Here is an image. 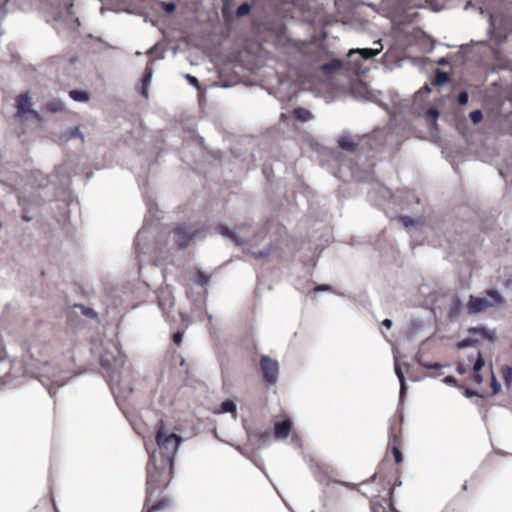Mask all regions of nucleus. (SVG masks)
Instances as JSON below:
<instances>
[{"mask_svg":"<svg viewBox=\"0 0 512 512\" xmlns=\"http://www.w3.org/2000/svg\"><path fill=\"white\" fill-rule=\"evenodd\" d=\"M491 388L494 395L501 390V384L497 381L493 372L491 377Z\"/></svg>","mask_w":512,"mask_h":512,"instance_id":"nucleus-41","label":"nucleus"},{"mask_svg":"<svg viewBox=\"0 0 512 512\" xmlns=\"http://www.w3.org/2000/svg\"><path fill=\"white\" fill-rule=\"evenodd\" d=\"M401 221L405 227L413 226L415 224V220L410 216H402Z\"/></svg>","mask_w":512,"mask_h":512,"instance_id":"nucleus-48","label":"nucleus"},{"mask_svg":"<svg viewBox=\"0 0 512 512\" xmlns=\"http://www.w3.org/2000/svg\"><path fill=\"white\" fill-rule=\"evenodd\" d=\"M358 492L361 493L362 495L368 497V494H367L366 490H362L361 488H359Z\"/></svg>","mask_w":512,"mask_h":512,"instance_id":"nucleus-60","label":"nucleus"},{"mask_svg":"<svg viewBox=\"0 0 512 512\" xmlns=\"http://www.w3.org/2000/svg\"><path fill=\"white\" fill-rule=\"evenodd\" d=\"M211 279V274L206 273L202 269H200L192 278L193 282L201 287H205L208 285Z\"/></svg>","mask_w":512,"mask_h":512,"instance_id":"nucleus-21","label":"nucleus"},{"mask_svg":"<svg viewBox=\"0 0 512 512\" xmlns=\"http://www.w3.org/2000/svg\"><path fill=\"white\" fill-rule=\"evenodd\" d=\"M478 344L477 339H473L472 337L465 338L457 343L458 349H463L469 346H476Z\"/></svg>","mask_w":512,"mask_h":512,"instance_id":"nucleus-33","label":"nucleus"},{"mask_svg":"<svg viewBox=\"0 0 512 512\" xmlns=\"http://www.w3.org/2000/svg\"><path fill=\"white\" fill-rule=\"evenodd\" d=\"M456 371L458 374L463 375L466 373V368L463 363L459 362L456 367Z\"/></svg>","mask_w":512,"mask_h":512,"instance_id":"nucleus-51","label":"nucleus"},{"mask_svg":"<svg viewBox=\"0 0 512 512\" xmlns=\"http://www.w3.org/2000/svg\"><path fill=\"white\" fill-rule=\"evenodd\" d=\"M200 231L199 226L186 223L171 230L163 229L157 234L152 227H142L134 241L139 268L150 262L156 264L170 250L186 249Z\"/></svg>","mask_w":512,"mask_h":512,"instance_id":"nucleus-1","label":"nucleus"},{"mask_svg":"<svg viewBox=\"0 0 512 512\" xmlns=\"http://www.w3.org/2000/svg\"><path fill=\"white\" fill-rule=\"evenodd\" d=\"M153 62H154V60H151L145 67V70H144V73L142 76V83L144 84V86H149L151 84L152 77H153V68H152Z\"/></svg>","mask_w":512,"mask_h":512,"instance_id":"nucleus-24","label":"nucleus"},{"mask_svg":"<svg viewBox=\"0 0 512 512\" xmlns=\"http://www.w3.org/2000/svg\"><path fill=\"white\" fill-rule=\"evenodd\" d=\"M448 63L449 62L446 57H441L440 59L437 60V64L441 66L447 65Z\"/></svg>","mask_w":512,"mask_h":512,"instance_id":"nucleus-55","label":"nucleus"},{"mask_svg":"<svg viewBox=\"0 0 512 512\" xmlns=\"http://www.w3.org/2000/svg\"><path fill=\"white\" fill-rule=\"evenodd\" d=\"M31 107V99L28 94L20 95L17 98V113L20 115H25L27 113H32L34 116H38V113L34 110L30 109Z\"/></svg>","mask_w":512,"mask_h":512,"instance_id":"nucleus-13","label":"nucleus"},{"mask_svg":"<svg viewBox=\"0 0 512 512\" xmlns=\"http://www.w3.org/2000/svg\"><path fill=\"white\" fill-rule=\"evenodd\" d=\"M126 4L125 10L130 13H140L142 0H122Z\"/></svg>","mask_w":512,"mask_h":512,"instance_id":"nucleus-22","label":"nucleus"},{"mask_svg":"<svg viewBox=\"0 0 512 512\" xmlns=\"http://www.w3.org/2000/svg\"><path fill=\"white\" fill-rule=\"evenodd\" d=\"M439 110L435 107H430L427 111H426V116L428 118H430L434 123H436L438 117H439Z\"/></svg>","mask_w":512,"mask_h":512,"instance_id":"nucleus-39","label":"nucleus"},{"mask_svg":"<svg viewBox=\"0 0 512 512\" xmlns=\"http://www.w3.org/2000/svg\"><path fill=\"white\" fill-rule=\"evenodd\" d=\"M69 95L74 101L77 102H86L89 100V94L85 91L71 90Z\"/></svg>","mask_w":512,"mask_h":512,"instance_id":"nucleus-26","label":"nucleus"},{"mask_svg":"<svg viewBox=\"0 0 512 512\" xmlns=\"http://www.w3.org/2000/svg\"><path fill=\"white\" fill-rule=\"evenodd\" d=\"M392 453L396 463H400L402 461V453L396 446L393 447Z\"/></svg>","mask_w":512,"mask_h":512,"instance_id":"nucleus-47","label":"nucleus"},{"mask_svg":"<svg viewBox=\"0 0 512 512\" xmlns=\"http://www.w3.org/2000/svg\"><path fill=\"white\" fill-rule=\"evenodd\" d=\"M338 148L340 151H334L332 153L333 158L340 162L341 165L344 166V163H347L342 157V152H345L347 154H354L358 151V147L360 146V140L358 136H350L348 134H344L339 136L338 140ZM365 143L361 144L362 150L364 149Z\"/></svg>","mask_w":512,"mask_h":512,"instance_id":"nucleus-7","label":"nucleus"},{"mask_svg":"<svg viewBox=\"0 0 512 512\" xmlns=\"http://www.w3.org/2000/svg\"><path fill=\"white\" fill-rule=\"evenodd\" d=\"M161 5H162V9L166 13H172L176 9V4L174 2H162Z\"/></svg>","mask_w":512,"mask_h":512,"instance_id":"nucleus-44","label":"nucleus"},{"mask_svg":"<svg viewBox=\"0 0 512 512\" xmlns=\"http://www.w3.org/2000/svg\"><path fill=\"white\" fill-rule=\"evenodd\" d=\"M470 379L474 384H477V385H479L483 382V377L479 372H473L470 376Z\"/></svg>","mask_w":512,"mask_h":512,"instance_id":"nucleus-46","label":"nucleus"},{"mask_svg":"<svg viewBox=\"0 0 512 512\" xmlns=\"http://www.w3.org/2000/svg\"><path fill=\"white\" fill-rule=\"evenodd\" d=\"M443 382L447 385H452V386H455L457 388H462L461 385L458 384V381L455 377L453 376H446L444 379H443Z\"/></svg>","mask_w":512,"mask_h":512,"instance_id":"nucleus-45","label":"nucleus"},{"mask_svg":"<svg viewBox=\"0 0 512 512\" xmlns=\"http://www.w3.org/2000/svg\"><path fill=\"white\" fill-rule=\"evenodd\" d=\"M449 81V74L445 71H442L440 69L435 70V77H434V85L436 86H442L445 83Z\"/></svg>","mask_w":512,"mask_h":512,"instance_id":"nucleus-23","label":"nucleus"},{"mask_svg":"<svg viewBox=\"0 0 512 512\" xmlns=\"http://www.w3.org/2000/svg\"><path fill=\"white\" fill-rule=\"evenodd\" d=\"M382 325L385 328L390 329L392 327V325H393V322H392L391 319L386 318V319L383 320Z\"/></svg>","mask_w":512,"mask_h":512,"instance_id":"nucleus-53","label":"nucleus"},{"mask_svg":"<svg viewBox=\"0 0 512 512\" xmlns=\"http://www.w3.org/2000/svg\"><path fill=\"white\" fill-rule=\"evenodd\" d=\"M75 308L79 309L81 311V314L88 318L94 319L97 317V312L91 307H87L83 304H76Z\"/></svg>","mask_w":512,"mask_h":512,"instance_id":"nucleus-27","label":"nucleus"},{"mask_svg":"<svg viewBox=\"0 0 512 512\" xmlns=\"http://www.w3.org/2000/svg\"><path fill=\"white\" fill-rule=\"evenodd\" d=\"M377 192L380 193L381 197L384 199V200H388L392 197V193L390 191V189L386 188V187H382L380 186L377 190Z\"/></svg>","mask_w":512,"mask_h":512,"instance_id":"nucleus-43","label":"nucleus"},{"mask_svg":"<svg viewBox=\"0 0 512 512\" xmlns=\"http://www.w3.org/2000/svg\"><path fill=\"white\" fill-rule=\"evenodd\" d=\"M486 297L494 302V305L495 304H502L503 303V299L501 297V295L499 294V292L496 290V289H489L486 291Z\"/></svg>","mask_w":512,"mask_h":512,"instance_id":"nucleus-28","label":"nucleus"},{"mask_svg":"<svg viewBox=\"0 0 512 512\" xmlns=\"http://www.w3.org/2000/svg\"><path fill=\"white\" fill-rule=\"evenodd\" d=\"M388 496H389V501H391L392 496H393V489H390V490H389V492H388ZM389 505H390L391 510H392L393 512H395V509H394V507H393L392 502H390V504H389Z\"/></svg>","mask_w":512,"mask_h":512,"instance_id":"nucleus-57","label":"nucleus"},{"mask_svg":"<svg viewBox=\"0 0 512 512\" xmlns=\"http://www.w3.org/2000/svg\"><path fill=\"white\" fill-rule=\"evenodd\" d=\"M464 395L467 398H471V397H474V396H476V397H481L482 396L479 392H477L475 390H472L470 388H466L464 390Z\"/></svg>","mask_w":512,"mask_h":512,"instance_id":"nucleus-49","label":"nucleus"},{"mask_svg":"<svg viewBox=\"0 0 512 512\" xmlns=\"http://www.w3.org/2000/svg\"><path fill=\"white\" fill-rule=\"evenodd\" d=\"M260 368L264 383L274 384L277 382L279 374V363L277 360L268 355H262L260 358Z\"/></svg>","mask_w":512,"mask_h":512,"instance_id":"nucleus-8","label":"nucleus"},{"mask_svg":"<svg viewBox=\"0 0 512 512\" xmlns=\"http://www.w3.org/2000/svg\"><path fill=\"white\" fill-rule=\"evenodd\" d=\"M148 87L149 86H144V84L142 83V88H141V95L145 98H148Z\"/></svg>","mask_w":512,"mask_h":512,"instance_id":"nucleus-54","label":"nucleus"},{"mask_svg":"<svg viewBox=\"0 0 512 512\" xmlns=\"http://www.w3.org/2000/svg\"><path fill=\"white\" fill-rule=\"evenodd\" d=\"M502 376L505 381V384L509 386L512 382V367L511 366H504L502 368Z\"/></svg>","mask_w":512,"mask_h":512,"instance_id":"nucleus-34","label":"nucleus"},{"mask_svg":"<svg viewBox=\"0 0 512 512\" xmlns=\"http://www.w3.org/2000/svg\"><path fill=\"white\" fill-rule=\"evenodd\" d=\"M101 368L107 372L108 383L114 394L116 390L119 395L127 397L133 392V387L122 379V369L124 359L121 355L114 356L110 353H104L100 360Z\"/></svg>","mask_w":512,"mask_h":512,"instance_id":"nucleus-4","label":"nucleus"},{"mask_svg":"<svg viewBox=\"0 0 512 512\" xmlns=\"http://www.w3.org/2000/svg\"><path fill=\"white\" fill-rule=\"evenodd\" d=\"M468 333L470 336H476L479 335L482 338L488 340L489 342L493 343L496 339V332L495 330L489 329L484 326H476L471 327L468 329Z\"/></svg>","mask_w":512,"mask_h":512,"instance_id":"nucleus-12","label":"nucleus"},{"mask_svg":"<svg viewBox=\"0 0 512 512\" xmlns=\"http://www.w3.org/2000/svg\"><path fill=\"white\" fill-rule=\"evenodd\" d=\"M381 52V48H358L351 49L348 53V57L359 54L364 60L372 59Z\"/></svg>","mask_w":512,"mask_h":512,"instance_id":"nucleus-15","label":"nucleus"},{"mask_svg":"<svg viewBox=\"0 0 512 512\" xmlns=\"http://www.w3.org/2000/svg\"><path fill=\"white\" fill-rule=\"evenodd\" d=\"M183 340V334L179 331L175 332L173 334V342L176 344V345H180L181 342Z\"/></svg>","mask_w":512,"mask_h":512,"instance_id":"nucleus-50","label":"nucleus"},{"mask_svg":"<svg viewBox=\"0 0 512 512\" xmlns=\"http://www.w3.org/2000/svg\"><path fill=\"white\" fill-rule=\"evenodd\" d=\"M389 140H393V135L388 129L377 128L373 131L368 144L373 151H382L386 149Z\"/></svg>","mask_w":512,"mask_h":512,"instance_id":"nucleus-9","label":"nucleus"},{"mask_svg":"<svg viewBox=\"0 0 512 512\" xmlns=\"http://www.w3.org/2000/svg\"><path fill=\"white\" fill-rule=\"evenodd\" d=\"M155 441L157 450L150 452L149 444L145 442L146 450L150 453L147 463L146 493L152 496L162 491L170 481L175 456L183 438L167 429L165 422L160 419L156 424Z\"/></svg>","mask_w":512,"mask_h":512,"instance_id":"nucleus-2","label":"nucleus"},{"mask_svg":"<svg viewBox=\"0 0 512 512\" xmlns=\"http://www.w3.org/2000/svg\"><path fill=\"white\" fill-rule=\"evenodd\" d=\"M469 118L474 125L479 124L483 120V112L480 109H476L469 113Z\"/></svg>","mask_w":512,"mask_h":512,"instance_id":"nucleus-32","label":"nucleus"},{"mask_svg":"<svg viewBox=\"0 0 512 512\" xmlns=\"http://www.w3.org/2000/svg\"><path fill=\"white\" fill-rule=\"evenodd\" d=\"M400 485H401V481L396 480L394 486H400Z\"/></svg>","mask_w":512,"mask_h":512,"instance_id":"nucleus-62","label":"nucleus"},{"mask_svg":"<svg viewBox=\"0 0 512 512\" xmlns=\"http://www.w3.org/2000/svg\"><path fill=\"white\" fill-rule=\"evenodd\" d=\"M330 289L331 287L328 284H320L314 288L315 291H328Z\"/></svg>","mask_w":512,"mask_h":512,"instance_id":"nucleus-52","label":"nucleus"},{"mask_svg":"<svg viewBox=\"0 0 512 512\" xmlns=\"http://www.w3.org/2000/svg\"><path fill=\"white\" fill-rule=\"evenodd\" d=\"M66 6H67V13L68 14H72L71 9L73 7V4L72 3H68Z\"/></svg>","mask_w":512,"mask_h":512,"instance_id":"nucleus-59","label":"nucleus"},{"mask_svg":"<svg viewBox=\"0 0 512 512\" xmlns=\"http://www.w3.org/2000/svg\"><path fill=\"white\" fill-rule=\"evenodd\" d=\"M48 111L56 113L63 110V104L60 101H53L47 104Z\"/></svg>","mask_w":512,"mask_h":512,"instance_id":"nucleus-38","label":"nucleus"},{"mask_svg":"<svg viewBox=\"0 0 512 512\" xmlns=\"http://www.w3.org/2000/svg\"><path fill=\"white\" fill-rule=\"evenodd\" d=\"M24 371L26 374H30L31 376L47 377L51 380L52 384L58 387H62L66 384V379L60 377L56 368L51 367L50 363L46 361L40 362L37 360L36 364H34L24 359Z\"/></svg>","mask_w":512,"mask_h":512,"instance_id":"nucleus-6","label":"nucleus"},{"mask_svg":"<svg viewBox=\"0 0 512 512\" xmlns=\"http://www.w3.org/2000/svg\"><path fill=\"white\" fill-rule=\"evenodd\" d=\"M155 204H151L150 207H149V211L152 212L153 208H154Z\"/></svg>","mask_w":512,"mask_h":512,"instance_id":"nucleus-63","label":"nucleus"},{"mask_svg":"<svg viewBox=\"0 0 512 512\" xmlns=\"http://www.w3.org/2000/svg\"><path fill=\"white\" fill-rule=\"evenodd\" d=\"M175 305V299L169 288L162 289L158 293V307L162 311L163 316L167 320L171 310Z\"/></svg>","mask_w":512,"mask_h":512,"instance_id":"nucleus-10","label":"nucleus"},{"mask_svg":"<svg viewBox=\"0 0 512 512\" xmlns=\"http://www.w3.org/2000/svg\"><path fill=\"white\" fill-rule=\"evenodd\" d=\"M360 88L366 91V94H367V96H365L366 100H369V101H372V102H376V103H378V105L380 107H382L388 113H390V114L393 113L392 108L388 104H386V103H384V102H382L381 100L378 99V96L381 94L380 91H377V92L368 91L367 87L366 86H362V85H361Z\"/></svg>","mask_w":512,"mask_h":512,"instance_id":"nucleus-18","label":"nucleus"},{"mask_svg":"<svg viewBox=\"0 0 512 512\" xmlns=\"http://www.w3.org/2000/svg\"><path fill=\"white\" fill-rule=\"evenodd\" d=\"M422 91H425L426 93H430L431 89L428 85H425L423 88H421L417 93H421Z\"/></svg>","mask_w":512,"mask_h":512,"instance_id":"nucleus-58","label":"nucleus"},{"mask_svg":"<svg viewBox=\"0 0 512 512\" xmlns=\"http://www.w3.org/2000/svg\"><path fill=\"white\" fill-rule=\"evenodd\" d=\"M376 164L375 155L357 153L354 160L349 159L344 166L349 168L352 176L358 181L369 182L375 178L374 167Z\"/></svg>","mask_w":512,"mask_h":512,"instance_id":"nucleus-5","label":"nucleus"},{"mask_svg":"<svg viewBox=\"0 0 512 512\" xmlns=\"http://www.w3.org/2000/svg\"><path fill=\"white\" fill-rule=\"evenodd\" d=\"M251 12V5L248 2H243L236 9V16L242 18Z\"/></svg>","mask_w":512,"mask_h":512,"instance_id":"nucleus-30","label":"nucleus"},{"mask_svg":"<svg viewBox=\"0 0 512 512\" xmlns=\"http://www.w3.org/2000/svg\"><path fill=\"white\" fill-rule=\"evenodd\" d=\"M292 427V422L289 419H284L281 422H277L274 425L275 438L285 439L289 436Z\"/></svg>","mask_w":512,"mask_h":512,"instance_id":"nucleus-14","label":"nucleus"},{"mask_svg":"<svg viewBox=\"0 0 512 512\" xmlns=\"http://www.w3.org/2000/svg\"><path fill=\"white\" fill-rule=\"evenodd\" d=\"M167 506H168V501L165 499H162L159 502L152 505L151 507H147L145 512H156L158 510L164 509Z\"/></svg>","mask_w":512,"mask_h":512,"instance_id":"nucleus-36","label":"nucleus"},{"mask_svg":"<svg viewBox=\"0 0 512 512\" xmlns=\"http://www.w3.org/2000/svg\"><path fill=\"white\" fill-rule=\"evenodd\" d=\"M394 359H395V364H394V371H395V374L400 382V392H399V399H400V402L402 401L404 395L406 394L407 392V384H406V380H405V377H404V373L401 369V366L400 364L397 362V357L396 355H394Z\"/></svg>","mask_w":512,"mask_h":512,"instance_id":"nucleus-16","label":"nucleus"},{"mask_svg":"<svg viewBox=\"0 0 512 512\" xmlns=\"http://www.w3.org/2000/svg\"><path fill=\"white\" fill-rule=\"evenodd\" d=\"M469 101V94L467 91L463 90L461 91L457 96V102L460 105H466Z\"/></svg>","mask_w":512,"mask_h":512,"instance_id":"nucleus-40","label":"nucleus"},{"mask_svg":"<svg viewBox=\"0 0 512 512\" xmlns=\"http://www.w3.org/2000/svg\"><path fill=\"white\" fill-rule=\"evenodd\" d=\"M293 115L298 121L302 123H306L313 118L312 112L304 107L294 108Z\"/></svg>","mask_w":512,"mask_h":512,"instance_id":"nucleus-20","label":"nucleus"},{"mask_svg":"<svg viewBox=\"0 0 512 512\" xmlns=\"http://www.w3.org/2000/svg\"><path fill=\"white\" fill-rule=\"evenodd\" d=\"M237 406L234 401L227 399L221 403V411L223 413H233L236 412Z\"/></svg>","mask_w":512,"mask_h":512,"instance_id":"nucleus-29","label":"nucleus"},{"mask_svg":"<svg viewBox=\"0 0 512 512\" xmlns=\"http://www.w3.org/2000/svg\"><path fill=\"white\" fill-rule=\"evenodd\" d=\"M416 360H417V363H418L421 367H423V368H425V369H429V370H432V369H433V370H439V369H441L442 367H444V365H442V364H440V363H438V362H427V361H424V360H422V359H421V357H420V356H418V355L416 356Z\"/></svg>","mask_w":512,"mask_h":512,"instance_id":"nucleus-25","label":"nucleus"},{"mask_svg":"<svg viewBox=\"0 0 512 512\" xmlns=\"http://www.w3.org/2000/svg\"><path fill=\"white\" fill-rule=\"evenodd\" d=\"M342 61L340 59H332L329 62H326L320 66V70L323 74L330 76L334 74L336 71L342 68Z\"/></svg>","mask_w":512,"mask_h":512,"instance_id":"nucleus-17","label":"nucleus"},{"mask_svg":"<svg viewBox=\"0 0 512 512\" xmlns=\"http://www.w3.org/2000/svg\"><path fill=\"white\" fill-rule=\"evenodd\" d=\"M252 227L249 223H242L236 227L234 231L226 226H219V232L222 236L229 238L237 246H240L244 252L249 253L256 259L267 257L273 251L280 250L279 240L271 241L266 247L261 250H255L265 237L267 233L266 227H261L253 230V235L249 231Z\"/></svg>","mask_w":512,"mask_h":512,"instance_id":"nucleus-3","label":"nucleus"},{"mask_svg":"<svg viewBox=\"0 0 512 512\" xmlns=\"http://www.w3.org/2000/svg\"><path fill=\"white\" fill-rule=\"evenodd\" d=\"M484 365H485V361L482 357V354H481V352H478V356L473 365V372H480L481 369L484 367Z\"/></svg>","mask_w":512,"mask_h":512,"instance_id":"nucleus-37","label":"nucleus"},{"mask_svg":"<svg viewBox=\"0 0 512 512\" xmlns=\"http://www.w3.org/2000/svg\"><path fill=\"white\" fill-rule=\"evenodd\" d=\"M493 306L494 302L490 301L487 297L470 296L468 312L469 314H477Z\"/></svg>","mask_w":512,"mask_h":512,"instance_id":"nucleus-11","label":"nucleus"},{"mask_svg":"<svg viewBox=\"0 0 512 512\" xmlns=\"http://www.w3.org/2000/svg\"><path fill=\"white\" fill-rule=\"evenodd\" d=\"M378 496H372L371 499V510L372 512H385L384 506L378 500Z\"/></svg>","mask_w":512,"mask_h":512,"instance_id":"nucleus-35","label":"nucleus"},{"mask_svg":"<svg viewBox=\"0 0 512 512\" xmlns=\"http://www.w3.org/2000/svg\"><path fill=\"white\" fill-rule=\"evenodd\" d=\"M74 22L77 24V26H79V25H80V23H79V21H78V19H77V18H76V19H74Z\"/></svg>","mask_w":512,"mask_h":512,"instance_id":"nucleus-64","label":"nucleus"},{"mask_svg":"<svg viewBox=\"0 0 512 512\" xmlns=\"http://www.w3.org/2000/svg\"><path fill=\"white\" fill-rule=\"evenodd\" d=\"M423 326H424L423 321H421L419 319L411 320V322L408 326L406 337L408 339H414L418 335V333L421 331Z\"/></svg>","mask_w":512,"mask_h":512,"instance_id":"nucleus-19","label":"nucleus"},{"mask_svg":"<svg viewBox=\"0 0 512 512\" xmlns=\"http://www.w3.org/2000/svg\"><path fill=\"white\" fill-rule=\"evenodd\" d=\"M21 219H22L24 222H31L33 218H32L28 213H24V214L21 216Z\"/></svg>","mask_w":512,"mask_h":512,"instance_id":"nucleus-56","label":"nucleus"},{"mask_svg":"<svg viewBox=\"0 0 512 512\" xmlns=\"http://www.w3.org/2000/svg\"><path fill=\"white\" fill-rule=\"evenodd\" d=\"M66 134L69 138H79L81 141H84V135L77 126L69 127Z\"/></svg>","mask_w":512,"mask_h":512,"instance_id":"nucleus-31","label":"nucleus"},{"mask_svg":"<svg viewBox=\"0 0 512 512\" xmlns=\"http://www.w3.org/2000/svg\"><path fill=\"white\" fill-rule=\"evenodd\" d=\"M185 79L189 82L191 86L200 89V82L195 76L191 74H185Z\"/></svg>","mask_w":512,"mask_h":512,"instance_id":"nucleus-42","label":"nucleus"},{"mask_svg":"<svg viewBox=\"0 0 512 512\" xmlns=\"http://www.w3.org/2000/svg\"><path fill=\"white\" fill-rule=\"evenodd\" d=\"M462 490H467V482L465 481L464 484L462 485Z\"/></svg>","mask_w":512,"mask_h":512,"instance_id":"nucleus-61","label":"nucleus"}]
</instances>
